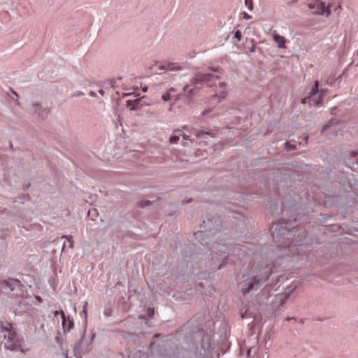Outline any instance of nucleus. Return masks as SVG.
<instances>
[{"mask_svg": "<svg viewBox=\"0 0 358 358\" xmlns=\"http://www.w3.org/2000/svg\"><path fill=\"white\" fill-rule=\"evenodd\" d=\"M115 81L114 80H107L104 83V86L106 88L108 87H115Z\"/></svg>", "mask_w": 358, "mask_h": 358, "instance_id": "dca6fc26", "label": "nucleus"}, {"mask_svg": "<svg viewBox=\"0 0 358 358\" xmlns=\"http://www.w3.org/2000/svg\"><path fill=\"white\" fill-rule=\"evenodd\" d=\"M318 88H319V83L317 80L315 82V85H314L313 87L312 88V90L310 93V96L302 99L301 103L305 104L308 101V102H310V105L320 106L323 101L324 92L322 90H321L320 92V94L318 95V98L317 99H315V95L319 92Z\"/></svg>", "mask_w": 358, "mask_h": 358, "instance_id": "7ed1b4c3", "label": "nucleus"}, {"mask_svg": "<svg viewBox=\"0 0 358 358\" xmlns=\"http://www.w3.org/2000/svg\"><path fill=\"white\" fill-rule=\"evenodd\" d=\"M308 6L311 10H315L314 13L316 14H324L328 16L331 14V4H328L326 7L324 3L322 1L316 0L308 4Z\"/></svg>", "mask_w": 358, "mask_h": 358, "instance_id": "39448f33", "label": "nucleus"}, {"mask_svg": "<svg viewBox=\"0 0 358 358\" xmlns=\"http://www.w3.org/2000/svg\"><path fill=\"white\" fill-rule=\"evenodd\" d=\"M259 274L255 275L252 280L249 282H245L242 287V293L243 294L249 292L254 287V285L261 281H265L269 277L271 271V268L268 266H266L262 270L259 271Z\"/></svg>", "mask_w": 358, "mask_h": 358, "instance_id": "f03ea898", "label": "nucleus"}, {"mask_svg": "<svg viewBox=\"0 0 358 358\" xmlns=\"http://www.w3.org/2000/svg\"><path fill=\"white\" fill-rule=\"evenodd\" d=\"M194 134L195 136L197 137V138H199V137H201L202 135L203 134H209L208 133H204V132H201V131H196L194 132Z\"/></svg>", "mask_w": 358, "mask_h": 358, "instance_id": "4be33fe9", "label": "nucleus"}, {"mask_svg": "<svg viewBox=\"0 0 358 358\" xmlns=\"http://www.w3.org/2000/svg\"><path fill=\"white\" fill-rule=\"evenodd\" d=\"M219 91H217L210 99V104H217L227 96L226 85L219 82Z\"/></svg>", "mask_w": 358, "mask_h": 358, "instance_id": "0eeeda50", "label": "nucleus"}, {"mask_svg": "<svg viewBox=\"0 0 358 358\" xmlns=\"http://www.w3.org/2000/svg\"><path fill=\"white\" fill-rule=\"evenodd\" d=\"M286 320H292V318L287 317Z\"/></svg>", "mask_w": 358, "mask_h": 358, "instance_id": "72a5a7b5", "label": "nucleus"}, {"mask_svg": "<svg viewBox=\"0 0 358 358\" xmlns=\"http://www.w3.org/2000/svg\"><path fill=\"white\" fill-rule=\"evenodd\" d=\"M20 282L17 280L9 279L0 282V292L8 294L20 287Z\"/></svg>", "mask_w": 358, "mask_h": 358, "instance_id": "423d86ee", "label": "nucleus"}, {"mask_svg": "<svg viewBox=\"0 0 358 358\" xmlns=\"http://www.w3.org/2000/svg\"><path fill=\"white\" fill-rule=\"evenodd\" d=\"M157 68L159 70H167L171 71H180L182 69V68L179 66L178 64L168 62L157 64Z\"/></svg>", "mask_w": 358, "mask_h": 358, "instance_id": "6e6552de", "label": "nucleus"}, {"mask_svg": "<svg viewBox=\"0 0 358 358\" xmlns=\"http://www.w3.org/2000/svg\"><path fill=\"white\" fill-rule=\"evenodd\" d=\"M148 314L150 317H152V314H154V310L153 309H148Z\"/></svg>", "mask_w": 358, "mask_h": 358, "instance_id": "393cba45", "label": "nucleus"}, {"mask_svg": "<svg viewBox=\"0 0 358 358\" xmlns=\"http://www.w3.org/2000/svg\"><path fill=\"white\" fill-rule=\"evenodd\" d=\"M351 155L352 157H355V156L358 155V151L357 152H352Z\"/></svg>", "mask_w": 358, "mask_h": 358, "instance_id": "bb28decb", "label": "nucleus"}, {"mask_svg": "<svg viewBox=\"0 0 358 358\" xmlns=\"http://www.w3.org/2000/svg\"><path fill=\"white\" fill-rule=\"evenodd\" d=\"M149 203V201H145V205H148Z\"/></svg>", "mask_w": 358, "mask_h": 358, "instance_id": "2f4dec72", "label": "nucleus"}, {"mask_svg": "<svg viewBox=\"0 0 358 358\" xmlns=\"http://www.w3.org/2000/svg\"><path fill=\"white\" fill-rule=\"evenodd\" d=\"M178 132L179 133L178 135L174 134L170 138L169 141L171 143H176L178 141L180 136L181 134L179 131H178ZM176 133H177V131H175V134Z\"/></svg>", "mask_w": 358, "mask_h": 358, "instance_id": "4468645a", "label": "nucleus"}, {"mask_svg": "<svg viewBox=\"0 0 358 358\" xmlns=\"http://www.w3.org/2000/svg\"><path fill=\"white\" fill-rule=\"evenodd\" d=\"M212 111H213V108H206V109L202 112V115H203V116L207 115H208L210 113H211Z\"/></svg>", "mask_w": 358, "mask_h": 358, "instance_id": "aec40b11", "label": "nucleus"}, {"mask_svg": "<svg viewBox=\"0 0 358 358\" xmlns=\"http://www.w3.org/2000/svg\"><path fill=\"white\" fill-rule=\"evenodd\" d=\"M201 234H202L201 232L200 233V232H199V231H198L196 234H194V235H195V236H196V238H197V237H198L199 235H201Z\"/></svg>", "mask_w": 358, "mask_h": 358, "instance_id": "cd10ccee", "label": "nucleus"}, {"mask_svg": "<svg viewBox=\"0 0 358 358\" xmlns=\"http://www.w3.org/2000/svg\"><path fill=\"white\" fill-rule=\"evenodd\" d=\"M184 92L187 93L188 94H192L195 93L194 88L191 87V85H186L184 87Z\"/></svg>", "mask_w": 358, "mask_h": 358, "instance_id": "2eb2a0df", "label": "nucleus"}, {"mask_svg": "<svg viewBox=\"0 0 358 358\" xmlns=\"http://www.w3.org/2000/svg\"><path fill=\"white\" fill-rule=\"evenodd\" d=\"M147 90H148V87H144V88L143 89V92H146V91H147Z\"/></svg>", "mask_w": 358, "mask_h": 358, "instance_id": "7c9ffc66", "label": "nucleus"}, {"mask_svg": "<svg viewBox=\"0 0 358 358\" xmlns=\"http://www.w3.org/2000/svg\"><path fill=\"white\" fill-rule=\"evenodd\" d=\"M172 92H175V90L173 88H171L166 93L164 94L162 96V99L165 101L170 100L172 98Z\"/></svg>", "mask_w": 358, "mask_h": 358, "instance_id": "ddd939ff", "label": "nucleus"}, {"mask_svg": "<svg viewBox=\"0 0 358 358\" xmlns=\"http://www.w3.org/2000/svg\"><path fill=\"white\" fill-rule=\"evenodd\" d=\"M234 37H235V38H236V39H237V41H241V39H242L241 32L239 30H237V31L235 32Z\"/></svg>", "mask_w": 358, "mask_h": 358, "instance_id": "a211bd4d", "label": "nucleus"}, {"mask_svg": "<svg viewBox=\"0 0 358 358\" xmlns=\"http://www.w3.org/2000/svg\"><path fill=\"white\" fill-rule=\"evenodd\" d=\"M250 350H248V355H250Z\"/></svg>", "mask_w": 358, "mask_h": 358, "instance_id": "c9c22d12", "label": "nucleus"}, {"mask_svg": "<svg viewBox=\"0 0 358 358\" xmlns=\"http://www.w3.org/2000/svg\"><path fill=\"white\" fill-rule=\"evenodd\" d=\"M0 326L3 331L8 332V336L5 341L6 348L9 350H15L20 346V340L15 331L13 329L12 324L8 322H1Z\"/></svg>", "mask_w": 358, "mask_h": 358, "instance_id": "f257e3e1", "label": "nucleus"}, {"mask_svg": "<svg viewBox=\"0 0 358 358\" xmlns=\"http://www.w3.org/2000/svg\"><path fill=\"white\" fill-rule=\"evenodd\" d=\"M243 18L245 20H250L252 18V16L247 13H243Z\"/></svg>", "mask_w": 358, "mask_h": 358, "instance_id": "b1692460", "label": "nucleus"}, {"mask_svg": "<svg viewBox=\"0 0 358 358\" xmlns=\"http://www.w3.org/2000/svg\"><path fill=\"white\" fill-rule=\"evenodd\" d=\"M58 314H61V316L62 318V325H63L64 328L68 330H70L73 327V321L70 320L69 319H68V320H66L65 314H64V311H62V310L55 312V315H57Z\"/></svg>", "mask_w": 358, "mask_h": 358, "instance_id": "1a4fd4ad", "label": "nucleus"}, {"mask_svg": "<svg viewBox=\"0 0 358 358\" xmlns=\"http://www.w3.org/2000/svg\"><path fill=\"white\" fill-rule=\"evenodd\" d=\"M87 302L85 303V305L83 306V312L85 315V317H87Z\"/></svg>", "mask_w": 358, "mask_h": 358, "instance_id": "5701e85b", "label": "nucleus"}, {"mask_svg": "<svg viewBox=\"0 0 358 358\" xmlns=\"http://www.w3.org/2000/svg\"><path fill=\"white\" fill-rule=\"evenodd\" d=\"M34 106H35V108H35V110H37V107H38V105H35Z\"/></svg>", "mask_w": 358, "mask_h": 358, "instance_id": "473e14b6", "label": "nucleus"}, {"mask_svg": "<svg viewBox=\"0 0 358 358\" xmlns=\"http://www.w3.org/2000/svg\"><path fill=\"white\" fill-rule=\"evenodd\" d=\"M307 140H308V136H306V137L304 138L305 143H306Z\"/></svg>", "mask_w": 358, "mask_h": 358, "instance_id": "c756f323", "label": "nucleus"}, {"mask_svg": "<svg viewBox=\"0 0 358 358\" xmlns=\"http://www.w3.org/2000/svg\"><path fill=\"white\" fill-rule=\"evenodd\" d=\"M90 94H91L92 96H94V93L91 92V93H90Z\"/></svg>", "mask_w": 358, "mask_h": 358, "instance_id": "f704fd0d", "label": "nucleus"}, {"mask_svg": "<svg viewBox=\"0 0 358 358\" xmlns=\"http://www.w3.org/2000/svg\"><path fill=\"white\" fill-rule=\"evenodd\" d=\"M213 252L220 256V254L218 252L226 253V252L228 250V247L224 244L216 243L213 246Z\"/></svg>", "mask_w": 358, "mask_h": 358, "instance_id": "9b49d317", "label": "nucleus"}, {"mask_svg": "<svg viewBox=\"0 0 358 358\" xmlns=\"http://www.w3.org/2000/svg\"><path fill=\"white\" fill-rule=\"evenodd\" d=\"M273 40L278 44V47L279 48H286L285 43H287V39L276 33L273 34Z\"/></svg>", "mask_w": 358, "mask_h": 358, "instance_id": "9d476101", "label": "nucleus"}, {"mask_svg": "<svg viewBox=\"0 0 358 358\" xmlns=\"http://www.w3.org/2000/svg\"><path fill=\"white\" fill-rule=\"evenodd\" d=\"M99 93H100L101 94L103 95L104 92H103V90H99Z\"/></svg>", "mask_w": 358, "mask_h": 358, "instance_id": "c85d7f7f", "label": "nucleus"}, {"mask_svg": "<svg viewBox=\"0 0 358 358\" xmlns=\"http://www.w3.org/2000/svg\"><path fill=\"white\" fill-rule=\"evenodd\" d=\"M245 4L248 7L249 10H252L253 5H252V0H245Z\"/></svg>", "mask_w": 358, "mask_h": 358, "instance_id": "f3484780", "label": "nucleus"}, {"mask_svg": "<svg viewBox=\"0 0 358 358\" xmlns=\"http://www.w3.org/2000/svg\"><path fill=\"white\" fill-rule=\"evenodd\" d=\"M182 136H183V138L185 140H190V136H189V135L184 134Z\"/></svg>", "mask_w": 358, "mask_h": 358, "instance_id": "a878e982", "label": "nucleus"}, {"mask_svg": "<svg viewBox=\"0 0 358 358\" xmlns=\"http://www.w3.org/2000/svg\"><path fill=\"white\" fill-rule=\"evenodd\" d=\"M217 79V76H215L210 73H197L192 80V84L195 86V87H197L198 85H203V83H206L208 86H213L216 85L215 81Z\"/></svg>", "mask_w": 358, "mask_h": 358, "instance_id": "20e7f679", "label": "nucleus"}, {"mask_svg": "<svg viewBox=\"0 0 358 358\" xmlns=\"http://www.w3.org/2000/svg\"><path fill=\"white\" fill-rule=\"evenodd\" d=\"M62 238H66L68 240V241L69 242V246L71 248L73 247V238L71 236H64Z\"/></svg>", "mask_w": 358, "mask_h": 358, "instance_id": "6ab92c4d", "label": "nucleus"}, {"mask_svg": "<svg viewBox=\"0 0 358 358\" xmlns=\"http://www.w3.org/2000/svg\"><path fill=\"white\" fill-rule=\"evenodd\" d=\"M141 99H136L134 100H128L127 101V106L129 107L131 110H136L137 108V106L140 104Z\"/></svg>", "mask_w": 358, "mask_h": 358, "instance_id": "f8f14e48", "label": "nucleus"}, {"mask_svg": "<svg viewBox=\"0 0 358 358\" xmlns=\"http://www.w3.org/2000/svg\"><path fill=\"white\" fill-rule=\"evenodd\" d=\"M285 146L287 150H294L296 148L295 145H290L289 142L285 143Z\"/></svg>", "mask_w": 358, "mask_h": 358, "instance_id": "412c9836", "label": "nucleus"}]
</instances>
